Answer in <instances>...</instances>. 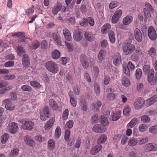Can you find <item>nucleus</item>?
I'll list each match as a JSON object with an SVG mask.
<instances>
[{
	"label": "nucleus",
	"mask_w": 157,
	"mask_h": 157,
	"mask_svg": "<svg viewBox=\"0 0 157 157\" xmlns=\"http://www.w3.org/2000/svg\"><path fill=\"white\" fill-rule=\"evenodd\" d=\"M132 42L131 40L129 39L126 43L124 44L122 47L123 51L125 55L131 54L135 50V46L131 44Z\"/></svg>",
	"instance_id": "nucleus-1"
},
{
	"label": "nucleus",
	"mask_w": 157,
	"mask_h": 157,
	"mask_svg": "<svg viewBox=\"0 0 157 157\" xmlns=\"http://www.w3.org/2000/svg\"><path fill=\"white\" fill-rule=\"evenodd\" d=\"M45 66L48 71L54 74L57 73L59 70L58 65L52 61L47 63L45 64Z\"/></svg>",
	"instance_id": "nucleus-2"
},
{
	"label": "nucleus",
	"mask_w": 157,
	"mask_h": 157,
	"mask_svg": "<svg viewBox=\"0 0 157 157\" xmlns=\"http://www.w3.org/2000/svg\"><path fill=\"white\" fill-rule=\"evenodd\" d=\"M40 119L42 121L46 120V118H48L50 116L49 108L45 106L40 112Z\"/></svg>",
	"instance_id": "nucleus-3"
},
{
	"label": "nucleus",
	"mask_w": 157,
	"mask_h": 157,
	"mask_svg": "<svg viewBox=\"0 0 157 157\" xmlns=\"http://www.w3.org/2000/svg\"><path fill=\"white\" fill-rule=\"evenodd\" d=\"M22 123L21 127L22 128L25 130L31 131L33 129L34 123L30 121H25L24 120H22L21 121Z\"/></svg>",
	"instance_id": "nucleus-4"
},
{
	"label": "nucleus",
	"mask_w": 157,
	"mask_h": 157,
	"mask_svg": "<svg viewBox=\"0 0 157 157\" xmlns=\"http://www.w3.org/2000/svg\"><path fill=\"white\" fill-rule=\"evenodd\" d=\"M154 71L153 69H152L150 72V74L147 76V80L151 85H157V77H154Z\"/></svg>",
	"instance_id": "nucleus-5"
},
{
	"label": "nucleus",
	"mask_w": 157,
	"mask_h": 157,
	"mask_svg": "<svg viewBox=\"0 0 157 157\" xmlns=\"http://www.w3.org/2000/svg\"><path fill=\"white\" fill-rule=\"evenodd\" d=\"M149 38L152 40H155L157 37L156 31L153 26H150L148 29V34Z\"/></svg>",
	"instance_id": "nucleus-6"
},
{
	"label": "nucleus",
	"mask_w": 157,
	"mask_h": 157,
	"mask_svg": "<svg viewBox=\"0 0 157 157\" xmlns=\"http://www.w3.org/2000/svg\"><path fill=\"white\" fill-rule=\"evenodd\" d=\"M79 59L82 66L84 68H87L89 66V64L86 57L84 54H81L79 56Z\"/></svg>",
	"instance_id": "nucleus-7"
},
{
	"label": "nucleus",
	"mask_w": 157,
	"mask_h": 157,
	"mask_svg": "<svg viewBox=\"0 0 157 157\" xmlns=\"http://www.w3.org/2000/svg\"><path fill=\"white\" fill-rule=\"evenodd\" d=\"M145 101L143 98H139L136 100L134 103L135 108L136 109H141L144 106Z\"/></svg>",
	"instance_id": "nucleus-8"
},
{
	"label": "nucleus",
	"mask_w": 157,
	"mask_h": 157,
	"mask_svg": "<svg viewBox=\"0 0 157 157\" xmlns=\"http://www.w3.org/2000/svg\"><path fill=\"white\" fill-rule=\"evenodd\" d=\"M93 131L96 133H102L106 131V128L101 124L94 125L92 128Z\"/></svg>",
	"instance_id": "nucleus-9"
},
{
	"label": "nucleus",
	"mask_w": 157,
	"mask_h": 157,
	"mask_svg": "<svg viewBox=\"0 0 157 157\" xmlns=\"http://www.w3.org/2000/svg\"><path fill=\"white\" fill-rule=\"evenodd\" d=\"M3 103L5 105L6 109L9 110H13L15 106L12 104L11 101L10 99H7L3 101Z\"/></svg>",
	"instance_id": "nucleus-10"
},
{
	"label": "nucleus",
	"mask_w": 157,
	"mask_h": 157,
	"mask_svg": "<svg viewBox=\"0 0 157 157\" xmlns=\"http://www.w3.org/2000/svg\"><path fill=\"white\" fill-rule=\"evenodd\" d=\"M145 148L147 151L157 150V145L155 143H149L146 144Z\"/></svg>",
	"instance_id": "nucleus-11"
},
{
	"label": "nucleus",
	"mask_w": 157,
	"mask_h": 157,
	"mask_svg": "<svg viewBox=\"0 0 157 157\" xmlns=\"http://www.w3.org/2000/svg\"><path fill=\"white\" fill-rule=\"evenodd\" d=\"M83 33L80 31L75 30L74 32L73 38L76 41H79L83 38Z\"/></svg>",
	"instance_id": "nucleus-12"
},
{
	"label": "nucleus",
	"mask_w": 157,
	"mask_h": 157,
	"mask_svg": "<svg viewBox=\"0 0 157 157\" xmlns=\"http://www.w3.org/2000/svg\"><path fill=\"white\" fill-rule=\"evenodd\" d=\"M22 64L23 66L26 68L30 66V59L28 56L25 54L23 55L22 59Z\"/></svg>",
	"instance_id": "nucleus-13"
},
{
	"label": "nucleus",
	"mask_w": 157,
	"mask_h": 157,
	"mask_svg": "<svg viewBox=\"0 0 157 157\" xmlns=\"http://www.w3.org/2000/svg\"><path fill=\"white\" fill-rule=\"evenodd\" d=\"M102 148V146L101 144L96 145L91 148L90 153L91 155H95Z\"/></svg>",
	"instance_id": "nucleus-14"
},
{
	"label": "nucleus",
	"mask_w": 157,
	"mask_h": 157,
	"mask_svg": "<svg viewBox=\"0 0 157 157\" xmlns=\"http://www.w3.org/2000/svg\"><path fill=\"white\" fill-rule=\"evenodd\" d=\"M18 129V126L16 123L13 122L9 124V132L11 133H16Z\"/></svg>",
	"instance_id": "nucleus-15"
},
{
	"label": "nucleus",
	"mask_w": 157,
	"mask_h": 157,
	"mask_svg": "<svg viewBox=\"0 0 157 157\" xmlns=\"http://www.w3.org/2000/svg\"><path fill=\"white\" fill-rule=\"evenodd\" d=\"M134 35L136 40L139 42H141L142 40L143 36L140 30L136 29L134 31Z\"/></svg>",
	"instance_id": "nucleus-16"
},
{
	"label": "nucleus",
	"mask_w": 157,
	"mask_h": 157,
	"mask_svg": "<svg viewBox=\"0 0 157 157\" xmlns=\"http://www.w3.org/2000/svg\"><path fill=\"white\" fill-rule=\"evenodd\" d=\"M12 37L15 36L21 37V42H23L25 41V34L24 32H19L15 33L12 34Z\"/></svg>",
	"instance_id": "nucleus-17"
},
{
	"label": "nucleus",
	"mask_w": 157,
	"mask_h": 157,
	"mask_svg": "<svg viewBox=\"0 0 157 157\" xmlns=\"http://www.w3.org/2000/svg\"><path fill=\"white\" fill-rule=\"evenodd\" d=\"M55 121V118L52 117L48 121L44 126L45 129L48 130L53 126Z\"/></svg>",
	"instance_id": "nucleus-18"
},
{
	"label": "nucleus",
	"mask_w": 157,
	"mask_h": 157,
	"mask_svg": "<svg viewBox=\"0 0 157 157\" xmlns=\"http://www.w3.org/2000/svg\"><path fill=\"white\" fill-rule=\"evenodd\" d=\"M133 20V17L130 15H128L125 17L123 20V23L124 25L130 24Z\"/></svg>",
	"instance_id": "nucleus-19"
},
{
	"label": "nucleus",
	"mask_w": 157,
	"mask_h": 157,
	"mask_svg": "<svg viewBox=\"0 0 157 157\" xmlns=\"http://www.w3.org/2000/svg\"><path fill=\"white\" fill-rule=\"evenodd\" d=\"M121 63V56L120 54H118L114 57L113 63L115 66H118L120 65Z\"/></svg>",
	"instance_id": "nucleus-20"
},
{
	"label": "nucleus",
	"mask_w": 157,
	"mask_h": 157,
	"mask_svg": "<svg viewBox=\"0 0 157 157\" xmlns=\"http://www.w3.org/2000/svg\"><path fill=\"white\" fill-rule=\"evenodd\" d=\"M65 38L68 41H70L71 39V36L70 31L66 29H64L63 31Z\"/></svg>",
	"instance_id": "nucleus-21"
},
{
	"label": "nucleus",
	"mask_w": 157,
	"mask_h": 157,
	"mask_svg": "<svg viewBox=\"0 0 157 157\" xmlns=\"http://www.w3.org/2000/svg\"><path fill=\"white\" fill-rule=\"evenodd\" d=\"M25 142L29 146H33L34 141L32 138L29 136H26L24 138Z\"/></svg>",
	"instance_id": "nucleus-22"
},
{
	"label": "nucleus",
	"mask_w": 157,
	"mask_h": 157,
	"mask_svg": "<svg viewBox=\"0 0 157 157\" xmlns=\"http://www.w3.org/2000/svg\"><path fill=\"white\" fill-rule=\"evenodd\" d=\"M49 104L51 108L53 110H57L59 109V106L56 102L53 99L49 100Z\"/></svg>",
	"instance_id": "nucleus-23"
},
{
	"label": "nucleus",
	"mask_w": 157,
	"mask_h": 157,
	"mask_svg": "<svg viewBox=\"0 0 157 157\" xmlns=\"http://www.w3.org/2000/svg\"><path fill=\"white\" fill-rule=\"evenodd\" d=\"M121 113V112L120 111L113 113L111 115L112 120L116 121L118 120L120 117Z\"/></svg>",
	"instance_id": "nucleus-24"
},
{
	"label": "nucleus",
	"mask_w": 157,
	"mask_h": 157,
	"mask_svg": "<svg viewBox=\"0 0 157 157\" xmlns=\"http://www.w3.org/2000/svg\"><path fill=\"white\" fill-rule=\"evenodd\" d=\"M100 118L99 119L100 122L104 126H107L109 124V122L107 118L104 116L101 115L100 116Z\"/></svg>",
	"instance_id": "nucleus-25"
},
{
	"label": "nucleus",
	"mask_w": 157,
	"mask_h": 157,
	"mask_svg": "<svg viewBox=\"0 0 157 157\" xmlns=\"http://www.w3.org/2000/svg\"><path fill=\"white\" fill-rule=\"evenodd\" d=\"M157 101V96L155 95L147 100L146 105L147 106H149Z\"/></svg>",
	"instance_id": "nucleus-26"
},
{
	"label": "nucleus",
	"mask_w": 157,
	"mask_h": 157,
	"mask_svg": "<svg viewBox=\"0 0 157 157\" xmlns=\"http://www.w3.org/2000/svg\"><path fill=\"white\" fill-rule=\"evenodd\" d=\"M107 139L106 135L104 134L101 135L98 138L97 143L98 144H103L105 142Z\"/></svg>",
	"instance_id": "nucleus-27"
},
{
	"label": "nucleus",
	"mask_w": 157,
	"mask_h": 157,
	"mask_svg": "<svg viewBox=\"0 0 157 157\" xmlns=\"http://www.w3.org/2000/svg\"><path fill=\"white\" fill-rule=\"evenodd\" d=\"M111 25L108 23L105 24L102 27L101 32L103 33H106L110 29Z\"/></svg>",
	"instance_id": "nucleus-28"
},
{
	"label": "nucleus",
	"mask_w": 157,
	"mask_h": 157,
	"mask_svg": "<svg viewBox=\"0 0 157 157\" xmlns=\"http://www.w3.org/2000/svg\"><path fill=\"white\" fill-rule=\"evenodd\" d=\"M55 147V144L54 140L53 139H50L48 142V148L50 150L54 149Z\"/></svg>",
	"instance_id": "nucleus-29"
},
{
	"label": "nucleus",
	"mask_w": 157,
	"mask_h": 157,
	"mask_svg": "<svg viewBox=\"0 0 157 157\" xmlns=\"http://www.w3.org/2000/svg\"><path fill=\"white\" fill-rule=\"evenodd\" d=\"M109 37L110 42L114 44L115 42L116 39L115 34L113 31H110L108 33Z\"/></svg>",
	"instance_id": "nucleus-30"
},
{
	"label": "nucleus",
	"mask_w": 157,
	"mask_h": 157,
	"mask_svg": "<svg viewBox=\"0 0 157 157\" xmlns=\"http://www.w3.org/2000/svg\"><path fill=\"white\" fill-rule=\"evenodd\" d=\"M60 56V53L57 50L55 49L52 53V57L54 59L59 58Z\"/></svg>",
	"instance_id": "nucleus-31"
},
{
	"label": "nucleus",
	"mask_w": 157,
	"mask_h": 157,
	"mask_svg": "<svg viewBox=\"0 0 157 157\" xmlns=\"http://www.w3.org/2000/svg\"><path fill=\"white\" fill-rule=\"evenodd\" d=\"M138 121L137 119L136 118L132 119L129 123L127 124V128H133L137 124Z\"/></svg>",
	"instance_id": "nucleus-32"
},
{
	"label": "nucleus",
	"mask_w": 157,
	"mask_h": 157,
	"mask_svg": "<svg viewBox=\"0 0 157 157\" xmlns=\"http://www.w3.org/2000/svg\"><path fill=\"white\" fill-rule=\"evenodd\" d=\"M53 39L58 45L62 46V44L61 41L60 37L56 33H53L52 35Z\"/></svg>",
	"instance_id": "nucleus-33"
},
{
	"label": "nucleus",
	"mask_w": 157,
	"mask_h": 157,
	"mask_svg": "<svg viewBox=\"0 0 157 157\" xmlns=\"http://www.w3.org/2000/svg\"><path fill=\"white\" fill-rule=\"evenodd\" d=\"M136 77L138 80H140L141 78L142 73V70L140 68H138L136 71Z\"/></svg>",
	"instance_id": "nucleus-34"
},
{
	"label": "nucleus",
	"mask_w": 157,
	"mask_h": 157,
	"mask_svg": "<svg viewBox=\"0 0 157 157\" xmlns=\"http://www.w3.org/2000/svg\"><path fill=\"white\" fill-rule=\"evenodd\" d=\"M40 45V42L36 40L31 44L29 45V47L32 49H36Z\"/></svg>",
	"instance_id": "nucleus-35"
},
{
	"label": "nucleus",
	"mask_w": 157,
	"mask_h": 157,
	"mask_svg": "<svg viewBox=\"0 0 157 157\" xmlns=\"http://www.w3.org/2000/svg\"><path fill=\"white\" fill-rule=\"evenodd\" d=\"M144 13L145 17V20L147 19L148 20L150 19L151 18V13L150 11H148L147 9L144 8Z\"/></svg>",
	"instance_id": "nucleus-36"
},
{
	"label": "nucleus",
	"mask_w": 157,
	"mask_h": 157,
	"mask_svg": "<svg viewBox=\"0 0 157 157\" xmlns=\"http://www.w3.org/2000/svg\"><path fill=\"white\" fill-rule=\"evenodd\" d=\"M138 143L137 139L135 138H131L128 142V144L131 146H134Z\"/></svg>",
	"instance_id": "nucleus-37"
},
{
	"label": "nucleus",
	"mask_w": 157,
	"mask_h": 157,
	"mask_svg": "<svg viewBox=\"0 0 157 157\" xmlns=\"http://www.w3.org/2000/svg\"><path fill=\"white\" fill-rule=\"evenodd\" d=\"M84 36L85 38L89 41H92L93 40V36L89 32H86L84 33Z\"/></svg>",
	"instance_id": "nucleus-38"
},
{
	"label": "nucleus",
	"mask_w": 157,
	"mask_h": 157,
	"mask_svg": "<svg viewBox=\"0 0 157 157\" xmlns=\"http://www.w3.org/2000/svg\"><path fill=\"white\" fill-rule=\"evenodd\" d=\"M141 120L143 122L148 123L150 121L151 119L147 115H144L141 117Z\"/></svg>",
	"instance_id": "nucleus-39"
},
{
	"label": "nucleus",
	"mask_w": 157,
	"mask_h": 157,
	"mask_svg": "<svg viewBox=\"0 0 157 157\" xmlns=\"http://www.w3.org/2000/svg\"><path fill=\"white\" fill-rule=\"evenodd\" d=\"M105 52L104 50H101L99 52L98 55V59L101 61L103 60L104 58Z\"/></svg>",
	"instance_id": "nucleus-40"
},
{
	"label": "nucleus",
	"mask_w": 157,
	"mask_h": 157,
	"mask_svg": "<svg viewBox=\"0 0 157 157\" xmlns=\"http://www.w3.org/2000/svg\"><path fill=\"white\" fill-rule=\"evenodd\" d=\"M74 121L72 120H70L67 121L66 124L65 128L70 129L73 126Z\"/></svg>",
	"instance_id": "nucleus-41"
},
{
	"label": "nucleus",
	"mask_w": 157,
	"mask_h": 157,
	"mask_svg": "<svg viewBox=\"0 0 157 157\" xmlns=\"http://www.w3.org/2000/svg\"><path fill=\"white\" fill-rule=\"evenodd\" d=\"M98 114L96 113L92 115L91 118V121L92 124L98 123Z\"/></svg>",
	"instance_id": "nucleus-42"
},
{
	"label": "nucleus",
	"mask_w": 157,
	"mask_h": 157,
	"mask_svg": "<svg viewBox=\"0 0 157 157\" xmlns=\"http://www.w3.org/2000/svg\"><path fill=\"white\" fill-rule=\"evenodd\" d=\"M147 54L151 57H154L156 55V50L153 48H151L148 52Z\"/></svg>",
	"instance_id": "nucleus-43"
},
{
	"label": "nucleus",
	"mask_w": 157,
	"mask_h": 157,
	"mask_svg": "<svg viewBox=\"0 0 157 157\" xmlns=\"http://www.w3.org/2000/svg\"><path fill=\"white\" fill-rule=\"evenodd\" d=\"M9 138V135L7 133L4 134L2 136L1 142L3 144H5L8 141Z\"/></svg>",
	"instance_id": "nucleus-44"
},
{
	"label": "nucleus",
	"mask_w": 157,
	"mask_h": 157,
	"mask_svg": "<svg viewBox=\"0 0 157 157\" xmlns=\"http://www.w3.org/2000/svg\"><path fill=\"white\" fill-rule=\"evenodd\" d=\"M30 85L38 89H40L41 87V86L40 84L36 81H31Z\"/></svg>",
	"instance_id": "nucleus-45"
},
{
	"label": "nucleus",
	"mask_w": 157,
	"mask_h": 157,
	"mask_svg": "<svg viewBox=\"0 0 157 157\" xmlns=\"http://www.w3.org/2000/svg\"><path fill=\"white\" fill-rule=\"evenodd\" d=\"M61 128L59 126L57 127L55 130V136L56 138H59L61 135Z\"/></svg>",
	"instance_id": "nucleus-46"
},
{
	"label": "nucleus",
	"mask_w": 157,
	"mask_h": 157,
	"mask_svg": "<svg viewBox=\"0 0 157 157\" xmlns=\"http://www.w3.org/2000/svg\"><path fill=\"white\" fill-rule=\"evenodd\" d=\"M61 7L59 5H57L56 6H55L52 10L53 14H54V15H56L61 10Z\"/></svg>",
	"instance_id": "nucleus-47"
},
{
	"label": "nucleus",
	"mask_w": 157,
	"mask_h": 157,
	"mask_svg": "<svg viewBox=\"0 0 157 157\" xmlns=\"http://www.w3.org/2000/svg\"><path fill=\"white\" fill-rule=\"evenodd\" d=\"M119 3L117 1L112 2L109 4V7L110 9H113L114 8L118 6Z\"/></svg>",
	"instance_id": "nucleus-48"
},
{
	"label": "nucleus",
	"mask_w": 157,
	"mask_h": 157,
	"mask_svg": "<svg viewBox=\"0 0 157 157\" xmlns=\"http://www.w3.org/2000/svg\"><path fill=\"white\" fill-rule=\"evenodd\" d=\"M122 83L123 85L126 86H128L130 85V82L128 79L126 78H124L122 80Z\"/></svg>",
	"instance_id": "nucleus-49"
},
{
	"label": "nucleus",
	"mask_w": 157,
	"mask_h": 157,
	"mask_svg": "<svg viewBox=\"0 0 157 157\" xmlns=\"http://www.w3.org/2000/svg\"><path fill=\"white\" fill-rule=\"evenodd\" d=\"M65 132L64 136V139L66 141H67L69 138V136L71 134L70 129L65 128Z\"/></svg>",
	"instance_id": "nucleus-50"
},
{
	"label": "nucleus",
	"mask_w": 157,
	"mask_h": 157,
	"mask_svg": "<svg viewBox=\"0 0 157 157\" xmlns=\"http://www.w3.org/2000/svg\"><path fill=\"white\" fill-rule=\"evenodd\" d=\"M21 89L23 91H24L31 92L33 90L32 88L30 86L25 85L22 86Z\"/></svg>",
	"instance_id": "nucleus-51"
},
{
	"label": "nucleus",
	"mask_w": 157,
	"mask_h": 157,
	"mask_svg": "<svg viewBox=\"0 0 157 157\" xmlns=\"http://www.w3.org/2000/svg\"><path fill=\"white\" fill-rule=\"evenodd\" d=\"M141 30L144 36H145L147 35L148 29H147L146 26H143L141 27Z\"/></svg>",
	"instance_id": "nucleus-52"
},
{
	"label": "nucleus",
	"mask_w": 157,
	"mask_h": 157,
	"mask_svg": "<svg viewBox=\"0 0 157 157\" xmlns=\"http://www.w3.org/2000/svg\"><path fill=\"white\" fill-rule=\"evenodd\" d=\"M151 70V69L150 70V67L148 65H144L143 67V71L146 74H147L149 73V74Z\"/></svg>",
	"instance_id": "nucleus-53"
},
{
	"label": "nucleus",
	"mask_w": 157,
	"mask_h": 157,
	"mask_svg": "<svg viewBox=\"0 0 157 157\" xmlns=\"http://www.w3.org/2000/svg\"><path fill=\"white\" fill-rule=\"evenodd\" d=\"M17 48L20 53L19 54L20 56H21V55L25 54V51L23 47L21 46H18Z\"/></svg>",
	"instance_id": "nucleus-54"
},
{
	"label": "nucleus",
	"mask_w": 157,
	"mask_h": 157,
	"mask_svg": "<svg viewBox=\"0 0 157 157\" xmlns=\"http://www.w3.org/2000/svg\"><path fill=\"white\" fill-rule=\"evenodd\" d=\"M92 105L93 106L92 109H96L97 110L99 107L101 106V101H98L97 102L93 103Z\"/></svg>",
	"instance_id": "nucleus-55"
},
{
	"label": "nucleus",
	"mask_w": 157,
	"mask_h": 157,
	"mask_svg": "<svg viewBox=\"0 0 157 157\" xmlns=\"http://www.w3.org/2000/svg\"><path fill=\"white\" fill-rule=\"evenodd\" d=\"M34 6H33L29 8V9L26 10L25 11L26 13L28 15H30L33 14L34 12Z\"/></svg>",
	"instance_id": "nucleus-56"
},
{
	"label": "nucleus",
	"mask_w": 157,
	"mask_h": 157,
	"mask_svg": "<svg viewBox=\"0 0 157 157\" xmlns=\"http://www.w3.org/2000/svg\"><path fill=\"white\" fill-rule=\"evenodd\" d=\"M145 6L147 8V9L150 11L151 13L154 12V10L152 6L148 2H146L145 4Z\"/></svg>",
	"instance_id": "nucleus-57"
},
{
	"label": "nucleus",
	"mask_w": 157,
	"mask_h": 157,
	"mask_svg": "<svg viewBox=\"0 0 157 157\" xmlns=\"http://www.w3.org/2000/svg\"><path fill=\"white\" fill-rule=\"evenodd\" d=\"M147 128V125L145 124H141L139 127V130L141 132H144L146 130Z\"/></svg>",
	"instance_id": "nucleus-58"
},
{
	"label": "nucleus",
	"mask_w": 157,
	"mask_h": 157,
	"mask_svg": "<svg viewBox=\"0 0 157 157\" xmlns=\"http://www.w3.org/2000/svg\"><path fill=\"white\" fill-rule=\"evenodd\" d=\"M130 111L131 108L129 106H128L124 109L123 114L126 116H128L129 115Z\"/></svg>",
	"instance_id": "nucleus-59"
},
{
	"label": "nucleus",
	"mask_w": 157,
	"mask_h": 157,
	"mask_svg": "<svg viewBox=\"0 0 157 157\" xmlns=\"http://www.w3.org/2000/svg\"><path fill=\"white\" fill-rule=\"evenodd\" d=\"M94 91L97 95H99L100 94V88L98 84H94Z\"/></svg>",
	"instance_id": "nucleus-60"
},
{
	"label": "nucleus",
	"mask_w": 157,
	"mask_h": 157,
	"mask_svg": "<svg viewBox=\"0 0 157 157\" xmlns=\"http://www.w3.org/2000/svg\"><path fill=\"white\" fill-rule=\"evenodd\" d=\"M149 132L152 133H157V125H155L150 127L149 129Z\"/></svg>",
	"instance_id": "nucleus-61"
},
{
	"label": "nucleus",
	"mask_w": 157,
	"mask_h": 157,
	"mask_svg": "<svg viewBox=\"0 0 157 157\" xmlns=\"http://www.w3.org/2000/svg\"><path fill=\"white\" fill-rule=\"evenodd\" d=\"M126 68L129 69V70L132 71L135 68L134 65L133 64L132 62L131 61H129L127 66H125Z\"/></svg>",
	"instance_id": "nucleus-62"
},
{
	"label": "nucleus",
	"mask_w": 157,
	"mask_h": 157,
	"mask_svg": "<svg viewBox=\"0 0 157 157\" xmlns=\"http://www.w3.org/2000/svg\"><path fill=\"white\" fill-rule=\"evenodd\" d=\"M66 46L67 47L68 50L70 52H72L73 50V46L71 43L68 41H65Z\"/></svg>",
	"instance_id": "nucleus-63"
},
{
	"label": "nucleus",
	"mask_w": 157,
	"mask_h": 157,
	"mask_svg": "<svg viewBox=\"0 0 157 157\" xmlns=\"http://www.w3.org/2000/svg\"><path fill=\"white\" fill-rule=\"evenodd\" d=\"M80 24L82 26L86 27L88 25V21L87 19L83 18L80 23Z\"/></svg>",
	"instance_id": "nucleus-64"
}]
</instances>
